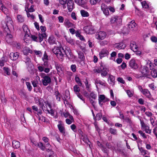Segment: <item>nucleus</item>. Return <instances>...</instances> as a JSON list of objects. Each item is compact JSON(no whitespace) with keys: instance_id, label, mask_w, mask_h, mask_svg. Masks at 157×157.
Returning <instances> with one entry per match:
<instances>
[{"instance_id":"1","label":"nucleus","mask_w":157,"mask_h":157,"mask_svg":"<svg viewBox=\"0 0 157 157\" xmlns=\"http://www.w3.org/2000/svg\"><path fill=\"white\" fill-rule=\"evenodd\" d=\"M52 51L57 58L61 61H62L63 59L65 53L69 58H72L73 57V56L70 49H67V51L65 52L63 48L61 49L60 48L55 47Z\"/></svg>"},{"instance_id":"2","label":"nucleus","mask_w":157,"mask_h":157,"mask_svg":"<svg viewBox=\"0 0 157 157\" xmlns=\"http://www.w3.org/2000/svg\"><path fill=\"white\" fill-rule=\"evenodd\" d=\"M94 71L98 73H101V76L104 77L107 75L109 69L105 66L101 65L99 68L94 69Z\"/></svg>"},{"instance_id":"3","label":"nucleus","mask_w":157,"mask_h":157,"mask_svg":"<svg viewBox=\"0 0 157 157\" xmlns=\"http://www.w3.org/2000/svg\"><path fill=\"white\" fill-rule=\"evenodd\" d=\"M44 62L43 64L42 65L38 66V70L40 72L44 71L46 73H48L50 71V69L48 67L49 65L48 62V61Z\"/></svg>"},{"instance_id":"4","label":"nucleus","mask_w":157,"mask_h":157,"mask_svg":"<svg viewBox=\"0 0 157 157\" xmlns=\"http://www.w3.org/2000/svg\"><path fill=\"white\" fill-rule=\"evenodd\" d=\"M85 32L87 34H92L94 33L95 30L94 26L91 23L87 25L83 28Z\"/></svg>"},{"instance_id":"5","label":"nucleus","mask_w":157,"mask_h":157,"mask_svg":"<svg viewBox=\"0 0 157 157\" xmlns=\"http://www.w3.org/2000/svg\"><path fill=\"white\" fill-rule=\"evenodd\" d=\"M37 101H38L40 106L43 109H44V107H45V106L47 105L50 109H52V106L50 103L48 102L44 101L42 98H40L38 101L36 100V103H37Z\"/></svg>"},{"instance_id":"6","label":"nucleus","mask_w":157,"mask_h":157,"mask_svg":"<svg viewBox=\"0 0 157 157\" xmlns=\"http://www.w3.org/2000/svg\"><path fill=\"white\" fill-rule=\"evenodd\" d=\"M129 66L133 69H137L139 67L137 60L132 59L129 62Z\"/></svg>"},{"instance_id":"7","label":"nucleus","mask_w":157,"mask_h":157,"mask_svg":"<svg viewBox=\"0 0 157 157\" xmlns=\"http://www.w3.org/2000/svg\"><path fill=\"white\" fill-rule=\"evenodd\" d=\"M80 134L81 140L86 144H88L90 147H91V143L88 139L87 136L83 134L82 131L80 132Z\"/></svg>"},{"instance_id":"8","label":"nucleus","mask_w":157,"mask_h":157,"mask_svg":"<svg viewBox=\"0 0 157 157\" xmlns=\"http://www.w3.org/2000/svg\"><path fill=\"white\" fill-rule=\"evenodd\" d=\"M106 34L104 31H99L96 33L95 35L96 38L98 40H103L106 37Z\"/></svg>"},{"instance_id":"9","label":"nucleus","mask_w":157,"mask_h":157,"mask_svg":"<svg viewBox=\"0 0 157 157\" xmlns=\"http://www.w3.org/2000/svg\"><path fill=\"white\" fill-rule=\"evenodd\" d=\"M109 99L105 97L103 94H100L98 95V103L101 106L102 105V102L104 103L109 101Z\"/></svg>"},{"instance_id":"10","label":"nucleus","mask_w":157,"mask_h":157,"mask_svg":"<svg viewBox=\"0 0 157 157\" xmlns=\"http://www.w3.org/2000/svg\"><path fill=\"white\" fill-rule=\"evenodd\" d=\"M75 2L78 5L84 9H88V7L86 5L87 1L86 0H75Z\"/></svg>"},{"instance_id":"11","label":"nucleus","mask_w":157,"mask_h":157,"mask_svg":"<svg viewBox=\"0 0 157 157\" xmlns=\"http://www.w3.org/2000/svg\"><path fill=\"white\" fill-rule=\"evenodd\" d=\"M42 81L43 85L46 86L51 82V80L48 76L45 75L43 77Z\"/></svg>"},{"instance_id":"12","label":"nucleus","mask_w":157,"mask_h":157,"mask_svg":"<svg viewBox=\"0 0 157 157\" xmlns=\"http://www.w3.org/2000/svg\"><path fill=\"white\" fill-rule=\"evenodd\" d=\"M109 54V52L106 48H103L100 52L99 53V56L100 59L107 56Z\"/></svg>"},{"instance_id":"13","label":"nucleus","mask_w":157,"mask_h":157,"mask_svg":"<svg viewBox=\"0 0 157 157\" xmlns=\"http://www.w3.org/2000/svg\"><path fill=\"white\" fill-rule=\"evenodd\" d=\"M25 62L27 66V68L29 70L32 69L33 67V65L31 63L29 58L26 57L25 58Z\"/></svg>"},{"instance_id":"14","label":"nucleus","mask_w":157,"mask_h":157,"mask_svg":"<svg viewBox=\"0 0 157 157\" xmlns=\"http://www.w3.org/2000/svg\"><path fill=\"white\" fill-rule=\"evenodd\" d=\"M110 22L111 23H116L118 25L121 24V18H119L117 16H114L111 18Z\"/></svg>"},{"instance_id":"15","label":"nucleus","mask_w":157,"mask_h":157,"mask_svg":"<svg viewBox=\"0 0 157 157\" xmlns=\"http://www.w3.org/2000/svg\"><path fill=\"white\" fill-rule=\"evenodd\" d=\"M58 128L59 132L62 133L64 134L65 133V128L63 123L61 121H59V124L57 125Z\"/></svg>"},{"instance_id":"16","label":"nucleus","mask_w":157,"mask_h":157,"mask_svg":"<svg viewBox=\"0 0 157 157\" xmlns=\"http://www.w3.org/2000/svg\"><path fill=\"white\" fill-rule=\"evenodd\" d=\"M101 9L103 11L104 14L106 16L109 15L108 8L107 6L104 3H102L101 5Z\"/></svg>"},{"instance_id":"17","label":"nucleus","mask_w":157,"mask_h":157,"mask_svg":"<svg viewBox=\"0 0 157 157\" xmlns=\"http://www.w3.org/2000/svg\"><path fill=\"white\" fill-rule=\"evenodd\" d=\"M141 126L143 129L144 130L146 133H150L151 130L149 129V127L148 126L146 125L143 121L140 120Z\"/></svg>"},{"instance_id":"18","label":"nucleus","mask_w":157,"mask_h":157,"mask_svg":"<svg viewBox=\"0 0 157 157\" xmlns=\"http://www.w3.org/2000/svg\"><path fill=\"white\" fill-rule=\"evenodd\" d=\"M32 84L34 88V91L36 92H40V88L39 86H37L38 83V81L37 80H34L32 81Z\"/></svg>"},{"instance_id":"19","label":"nucleus","mask_w":157,"mask_h":157,"mask_svg":"<svg viewBox=\"0 0 157 157\" xmlns=\"http://www.w3.org/2000/svg\"><path fill=\"white\" fill-rule=\"evenodd\" d=\"M0 9L7 15V16L9 14V11L4 6L2 2V1L0 0Z\"/></svg>"},{"instance_id":"20","label":"nucleus","mask_w":157,"mask_h":157,"mask_svg":"<svg viewBox=\"0 0 157 157\" xmlns=\"http://www.w3.org/2000/svg\"><path fill=\"white\" fill-rule=\"evenodd\" d=\"M19 54L18 52H12L10 54V59L13 60H16L18 58Z\"/></svg>"},{"instance_id":"21","label":"nucleus","mask_w":157,"mask_h":157,"mask_svg":"<svg viewBox=\"0 0 157 157\" xmlns=\"http://www.w3.org/2000/svg\"><path fill=\"white\" fill-rule=\"evenodd\" d=\"M114 47L118 49H124L126 47V45L123 42H121L115 44Z\"/></svg>"},{"instance_id":"22","label":"nucleus","mask_w":157,"mask_h":157,"mask_svg":"<svg viewBox=\"0 0 157 157\" xmlns=\"http://www.w3.org/2000/svg\"><path fill=\"white\" fill-rule=\"evenodd\" d=\"M136 24L134 21H131L128 24V27L131 30H133L135 29Z\"/></svg>"},{"instance_id":"23","label":"nucleus","mask_w":157,"mask_h":157,"mask_svg":"<svg viewBox=\"0 0 157 157\" xmlns=\"http://www.w3.org/2000/svg\"><path fill=\"white\" fill-rule=\"evenodd\" d=\"M22 28L25 33V37H29V30L27 25H24L23 26Z\"/></svg>"},{"instance_id":"24","label":"nucleus","mask_w":157,"mask_h":157,"mask_svg":"<svg viewBox=\"0 0 157 157\" xmlns=\"http://www.w3.org/2000/svg\"><path fill=\"white\" fill-rule=\"evenodd\" d=\"M143 94L148 98H150L151 95L150 91L147 89H144L142 92Z\"/></svg>"},{"instance_id":"25","label":"nucleus","mask_w":157,"mask_h":157,"mask_svg":"<svg viewBox=\"0 0 157 157\" xmlns=\"http://www.w3.org/2000/svg\"><path fill=\"white\" fill-rule=\"evenodd\" d=\"M64 24L65 26L69 28L70 27H73L74 26V24L70 22L68 19H65Z\"/></svg>"},{"instance_id":"26","label":"nucleus","mask_w":157,"mask_h":157,"mask_svg":"<svg viewBox=\"0 0 157 157\" xmlns=\"http://www.w3.org/2000/svg\"><path fill=\"white\" fill-rule=\"evenodd\" d=\"M130 47L131 49L133 52L137 51L138 47L136 45V43L135 42L132 41L131 43Z\"/></svg>"},{"instance_id":"27","label":"nucleus","mask_w":157,"mask_h":157,"mask_svg":"<svg viewBox=\"0 0 157 157\" xmlns=\"http://www.w3.org/2000/svg\"><path fill=\"white\" fill-rule=\"evenodd\" d=\"M47 37L46 34L44 33H42L39 34V37L38 39V41L41 42L43 40V39Z\"/></svg>"},{"instance_id":"28","label":"nucleus","mask_w":157,"mask_h":157,"mask_svg":"<svg viewBox=\"0 0 157 157\" xmlns=\"http://www.w3.org/2000/svg\"><path fill=\"white\" fill-rule=\"evenodd\" d=\"M13 36L11 34H8L6 38V40L7 43H10L11 44L13 41L12 39Z\"/></svg>"},{"instance_id":"29","label":"nucleus","mask_w":157,"mask_h":157,"mask_svg":"<svg viewBox=\"0 0 157 157\" xmlns=\"http://www.w3.org/2000/svg\"><path fill=\"white\" fill-rule=\"evenodd\" d=\"M49 43L50 44H56V40L54 36H50L48 40Z\"/></svg>"},{"instance_id":"30","label":"nucleus","mask_w":157,"mask_h":157,"mask_svg":"<svg viewBox=\"0 0 157 157\" xmlns=\"http://www.w3.org/2000/svg\"><path fill=\"white\" fill-rule=\"evenodd\" d=\"M12 145L14 148H18L20 146V144L19 141H13L12 142Z\"/></svg>"},{"instance_id":"31","label":"nucleus","mask_w":157,"mask_h":157,"mask_svg":"<svg viewBox=\"0 0 157 157\" xmlns=\"http://www.w3.org/2000/svg\"><path fill=\"white\" fill-rule=\"evenodd\" d=\"M23 53L25 55H27L29 53H32L33 52L32 50L30 49L28 47H25L23 48Z\"/></svg>"},{"instance_id":"32","label":"nucleus","mask_w":157,"mask_h":157,"mask_svg":"<svg viewBox=\"0 0 157 157\" xmlns=\"http://www.w3.org/2000/svg\"><path fill=\"white\" fill-rule=\"evenodd\" d=\"M80 13L82 16L83 17H88L90 15L89 13L84 10H81Z\"/></svg>"},{"instance_id":"33","label":"nucleus","mask_w":157,"mask_h":157,"mask_svg":"<svg viewBox=\"0 0 157 157\" xmlns=\"http://www.w3.org/2000/svg\"><path fill=\"white\" fill-rule=\"evenodd\" d=\"M55 95L56 100L58 101H60L61 97H62V96L58 91H56L55 92Z\"/></svg>"},{"instance_id":"34","label":"nucleus","mask_w":157,"mask_h":157,"mask_svg":"<svg viewBox=\"0 0 157 157\" xmlns=\"http://www.w3.org/2000/svg\"><path fill=\"white\" fill-rule=\"evenodd\" d=\"M148 68L147 66H144L143 68L142 73L144 75H147L148 72Z\"/></svg>"},{"instance_id":"35","label":"nucleus","mask_w":157,"mask_h":157,"mask_svg":"<svg viewBox=\"0 0 157 157\" xmlns=\"http://www.w3.org/2000/svg\"><path fill=\"white\" fill-rule=\"evenodd\" d=\"M11 44L13 47H15L18 49L21 48V46L20 44L17 42L13 41L12 44Z\"/></svg>"},{"instance_id":"36","label":"nucleus","mask_w":157,"mask_h":157,"mask_svg":"<svg viewBox=\"0 0 157 157\" xmlns=\"http://www.w3.org/2000/svg\"><path fill=\"white\" fill-rule=\"evenodd\" d=\"M13 22L12 21H10L9 22H8L6 24L5 26H3V27L5 28H6V27H7V29H9L10 28H11L13 27L12 25Z\"/></svg>"},{"instance_id":"37","label":"nucleus","mask_w":157,"mask_h":157,"mask_svg":"<svg viewBox=\"0 0 157 157\" xmlns=\"http://www.w3.org/2000/svg\"><path fill=\"white\" fill-rule=\"evenodd\" d=\"M74 90L76 94H78L80 90L79 87L77 85H76L74 86Z\"/></svg>"},{"instance_id":"38","label":"nucleus","mask_w":157,"mask_h":157,"mask_svg":"<svg viewBox=\"0 0 157 157\" xmlns=\"http://www.w3.org/2000/svg\"><path fill=\"white\" fill-rule=\"evenodd\" d=\"M151 75L154 78L157 77V71L155 69H152L151 72Z\"/></svg>"},{"instance_id":"39","label":"nucleus","mask_w":157,"mask_h":157,"mask_svg":"<svg viewBox=\"0 0 157 157\" xmlns=\"http://www.w3.org/2000/svg\"><path fill=\"white\" fill-rule=\"evenodd\" d=\"M17 19L18 21L20 22H23L24 21V17L20 15H18L17 16Z\"/></svg>"},{"instance_id":"40","label":"nucleus","mask_w":157,"mask_h":157,"mask_svg":"<svg viewBox=\"0 0 157 157\" xmlns=\"http://www.w3.org/2000/svg\"><path fill=\"white\" fill-rule=\"evenodd\" d=\"M78 58L81 59L82 60H83L85 59V57L83 53L81 52H78Z\"/></svg>"},{"instance_id":"41","label":"nucleus","mask_w":157,"mask_h":157,"mask_svg":"<svg viewBox=\"0 0 157 157\" xmlns=\"http://www.w3.org/2000/svg\"><path fill=\"white\" fill-rule=\"evenodd\" d=\"M109 132L111 134L114 135H116L117 134V130L112 128H109Z\"/></svg>"},{"instance_id":"42","label":"nucleus","mask_w":157,"mask_h":157,"mask_svg":"<svg viewBox=\"0 0 157 157\" xmlns=\"http://www.w3.org/2000/svg\"><path fill=\"white\" fill-rule=\"evenodd\" d=\"M95 84H99L102 86H104L105 84V82H104L98 79H96L95 80Z\"/></svg>"},{"instance_id":"43","label":"nucleus","mask_w":157,"mask_h":157,"mask_svg":"<svg viewBox=\"0 0 157 157\" xmlns=\"http://www.w3.org/2000/svg\"><path fill=\"white\" fill-rule=\"evenodd\" d=\"M66 39L67 41L71 44H73L74 43V42L73 41V40L70 37H67L66 38Z\"/></svg>"},{"instance_id":"44","label":"nucleus","mask_w":157,"mask_h":157,"mask_svg":"<svg viewBox=\"0 0 157 157\" xmlns=\"http://www.w3.org/2000/svg\"><path fill=\"white\" fill-rule=\"evenodd\" d=\"M27 88L29 91H30L32 90V87L31 86V84L29 82H26Z\"/></svg>"},{"instance_id":"45","label":"nucleus","mask_w":157,"mask_h":157,"mask_svg":"<svg viewBox=\"0 0 157 157\" xmlns=\"http://www.w3.org/2000/svg\"><path fill=\"white\" fill-rule=\"evenodd\" d=\"M143 7L145 8H148L149 7L148 5L145 1H143L141 3Z\"/></svg>"},{"instance_id":"46","label":"nucleus","mask_w":157,"mask_h":157,"mask_svg":"<svg viewBox=\"0 0 157 157\" xmlns=\"http://www.w3.org/2000/svg\"><path fill=\"white\" fill-rule=\"evenodd\" d=\"M108 79L112 82H115V78L113 76L109 75Z\"/></svg>"},{"instance_id":"47","label":"nucleus","mask_w":157,"mask_h":157,"mask_svg":"<svg viewBox=\"0 0 157 157\" xmlns=\"http://www.w3.org/2000/svg\"><path fill=\"white\" fill-rule=\"evenodd\" d=\"M101 1V0H90V2L91 5H94L100 2Z\"/></svg>"},{"instance_id":"48","label":"nucleus","mask_w":157,"mask_h":157,"mask_svg":"<svg viewBox=\"0 0 157 157\" xmlns=\"http://www.w3.org/2000/svg\"><path fill=\"white\" fill-rule=\"evenodd\" d=\"M42 59L43 61H47L48 60V56L45 52L42 58Z\"/></svg>"},{"instance_id":"49","label":"nucleus","mask_w":157,"mask_h":157,"mask_svg":"<svg viewBox=\"0 0 157 157\" xmlns=\"http://www.w3.org/2000/svg\"><path fill=\"white\" fill-rule=\"evenodd\" d=\"M3 69L4 71V72L7 75H9L10 74V70L9 68L7 67H4Z\"/></svg>"},{"instance_id":"50","label":"nucleus","mask_w":157,"mask_h":157,"mask_svg":"<svg viewBox=\"0 0 157 157\" xmlns=\"http://www.w3.org/2000/svg\"><path fill=\"white\" fill-rule=\"evenodd\" d=\"M75 79L76 82L78 84V85L79 86H81L82 84L79 78L78 77L76 76Z\"/></svg>"},{"instance_id":"51","label":"nucleus","mask_w":157,"mask_h":157,"mask_svg":"<svg viewBox=\"0 0 157 157\" xmlns=\"http://www.w3.org/2000/svg\"><path fill=\"white\" fill-rule=\"evenodd\" d=\"M37 146L39 147L42 150H44L45 148V146L44 145L43 143L41 142H39L38 144H37Z\"/></svg>"},{"instance_id":"52","label":"nucleus","mask_w":157,"mask_h":157,"mask_svg":"<svg viewBox=\"0 0 157 157\" xmlns=\"http://www.w3.org/2000/svg\"><path fill=\"white\" fill-rule=\"evenodd\" d=\"M149 87L152 90H155L156 88V86L155 85L154 83H152L148 85Z\"/></svg>"},{"instance_id":"53","label":"nucleus","mask_w":157,"mask_h":157,"mask_svg":"<svg viewBox=\"0 0 157 157\" xmlns=\"http://www.w3.org/2000/svg\"><path fill=\"white\" fill-rule=\"evenodd\" d=\"M139 150L142 154L144 155L146 154L147 153V151L144 150L143 147H139Z\"/></svg>"},{"instance_id":"54","label":"nucleus","mask_w":157,"mask_h":157,"mask_svg":"<svg viewBox=\"0 0 157 157\" xmlns=\"http://www.w3.org/2000/svg\"><path fill=\"white\" fill-rule=\"evenodd\" d=\"M71 69L73 72H75L76 71V67L75 65L72 64L71 66Z\"/></svg>"},{"instance_id":"55","label":"nucleus","mask_w":157,"mask_h":157,"mask_svg":"<svg viewBox=\"0 0 157 157\" xmlns=\"http://www.w3.org/2000/svg\"><path fill=\"white\" fill-rule=\"evenodd\" d=\"M47 111L52 116H53L55 115L54 114V110L50 109V110H49L48 109H47Z\"/></svg>"},{"instance_id":"56","label":"nucleus","mask_w":157,"mask_h":157,"mask_svg":"<svg viewBox=\"0 0 157 157\" xmlns=\"http://www.w3.org/2000/svg\"><path fill=\"white\" fill-rule=\"evenodd\" d=\"M126 92L127 95L129 97H131L133 96V92L132 91H131L130 90H126Z\"/></svg>"},{"instance_id":"57","label":"nucleus","mask_w":157,"mask_h":157,"mask_svg":"<svg viewBox=\"0 0 157 157\" xmlns=\"http://www.w3.org/2000/svg\"><path fill=\"white\" fill-rule=\"evenodd\" d=\"M151 41L155 43L157 42V37L155 36H153L151 37Z\"/></svg>"},{"instance_id":"58","label":"nucleus","mask_w":157,"mask_h":157,"mask_svg":"<svg viewBox=\"0 0 157 157\" xmlns=\"http://www.w3.org/2000/svg\"><path fill=\"white\" fill-rule=\"evenodd\" d=\"M34 52L36 55L39 56H42V53L40 51L34 50Z\"/></svg>"},{"instance_id":"59","label":"nucleus","mask_w":157,"mask_h":157,"mask_svg":"<svg viewBox=\"0 0 157 157\" xmlns=\"http://www.w3.org/2000/svg\"><path fill=\"white\" fill-rule=\"evenodd\" d=\"M102 117V114L101 113H98L97 115H96V117L95 118L96 119V120H100Z\"/></svg>"},{"instance_id":"60","label":"nucleus","mask_w":157,"mask_h":157,"mask_svg":"<svg viewBox=\"0 0 157 157\" xmlns=\"http://www.w3.org/2000/svg\"><path fill=\"white\" fill-rule=\"evenodd\" d=\"M145 114L148 117H153V114L151 112L149 111H146L145 113Z\"/></svg>"},{"instance_id":"61","label":"nucleus","mask_w":157,"mask_h":157,"mask_svg":"<svg viewBox=\"0 0 157 157\" xmlns=\"http://www.w3.org/2000/svg\"><path fill=\"white\" fill-rule=\"evenodd\" d=\"M28 12H33L35 11V10L34 9V6H31L27 10Z\"/></svg>"},{"instance_id":"62","label":"nucleus","mask_w":157,"mask_h":157,"mask_svg":"<svg viewBox=\"0 0 157 157\" xmlns=\"http://www.w3.org/2000/svg\"><path fill=\"white\" fill-rule=\"evenodd\" d=\"M117 81L120 82L122 84H124L125 81L123 78L121 77H119L117 78Z\"/></svg>"},{"instance_id":"63","label":"nucleus","mask_w":157,"mask_h":157,"mask_svg":"<svg viewBox=\"0 0 157 157\" xmlns=\"http://www.w3.org/2000/svg\"><path fill=\"white\" fill-rule=\"evenodd\" d=\"M67 6H74V2L72 0H69L67 3Z\"/></svg>"},{"instance_id":"64","label":"nucleus","mask_w":157,"mask_h":157,"mask_svg":"<svg viewBox=\"0 0 157 157\" xmlns=\"http://www.w3.org/2000/svg\"><path fill=\"white\" fill-rule=\"evenodd\" d=\"M71 128L73 131L75 132H76V126L74 124H72L71 126Z\"/></svg>"}]
</instances>
